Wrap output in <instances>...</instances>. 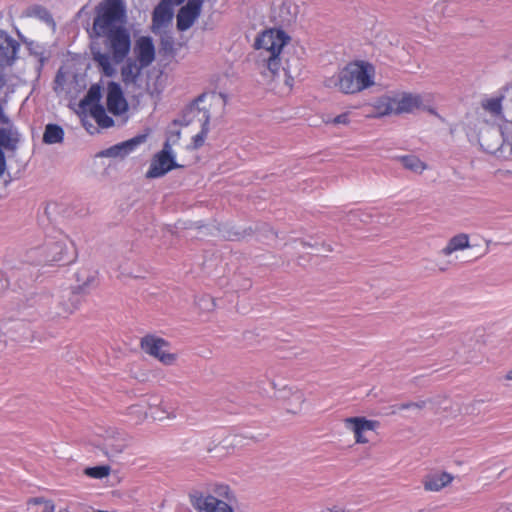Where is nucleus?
<instances>
[{"label": "nucleus", "mask_w": 512, "mask_h": 512, "mask_svg": "<svg viewBox=\"0 0 512 512\" xmlns=\"http://www.w3.org/2000/svg\"><path fill=\"white\" fill-rule=\"evenodd\" d=\"M375 116L381 117L391 114H396L395 101L393 96H386L378 99L375 102Z\"/></svg>", "instance_id": "obj_25"}, {"label": "nucleus", "mask_w": 512, "mask_h": 512, "mask_svg": "<svg viewBox=\"0 0 512 512\" xmlns=\"http://www.w3.org/2000/svg\"><path fill=\"white\" fill-rule=\"evenodd\" d=\"M453 480V476L447 472H435L428 474L423 479V486L426 491L438 492Z\"/></svg>", "instance_id": "obj_19"}, {"label": "nucleus", "mask_w": 512, "mask_h": 512, "mask_svg": "<svg viewBox=\"0 0 512 512\" xmlns=\"http://www.w3.org/2000/svg\"><path fill=\"white\" fill-rule=\"evenodd\" d=\"M106 104L108 111L114 115H121L127 111L128 104L119 84L115 82L108 84Z\"/></svg>", "instance_id": "obj_12"}, {"label": "nucleus", "mask_w": 512, "mask_h": 512, "mask_svg": "<svg viewBox=\"0 0 512 512\" xmlns=\"http://www.w3.org/2000/svg\"><path fill=\"white\" fill-rule=\"evenodd\" d=\"M470 247L469 236L465 233H460L453 236L447 245L441 249L440 254L449 256L456 251H461Z\"/></svg>", "instance_id": "obj_22"}, {"label": "nucleus", "mask_w": 512, "mask_h": 512, "mask_svg": "<svg viewBox=\"0 0 512 512\" xmlns=\"http://www.w3.org/2000/svg\"><path fill=\"white\" fill-rule=\"evenodd\" d=\"M441 402L444 404L443 410H446L449 407L450 402L447 399H443Z\"/></svg>", "instance_id": "obj_42"}, {"label": "nucleus", "mask_w": 512, "mask_h": 512, "mask_svg": "<svg viewBox=\"0 0 512 512\" xmlns=\"http://www.w3.org/2000/svg\"><path fill=\"white\" fill-rule=\"evenodd\" d=\"M111 468L108 465L88 467L84 470L85 475L94 479H102L110 474Z\"/></svg>", "instance_id": "obj_32"}, {"label": "nucleus", "mask_w": 512, "mask_h": 512, "mask_svg": "<svg viewBox=\"0 0 512 512\" xmlns=\"http://www.w3.org/2000/svg\"><path fill=\"white\" fill-rule=\"evenodd\" d=\"M213 494H204L195 490L189 494L190 504L197 512H234L229 502L235 500V495L229 486L217 484Z\"/></svg>", "instance_id": "obj_4"}, {"label": "nucleus", "mask_w": 512, "mask_h": 512, "mask_svg": "<svg viewBox=\"0 0 512 512\" xmlns=\"http://www.w3.org/2000/svg\"><path fill=\"white\" fill-rule=\"evenodd\" d=\"M505 379L512 381V368L506 373Z\"/></svg>", "instance_id": "obj_41"}, {"label": "nucleus", "mask_w": 512, "mask_h": 512, "mask_svg": "<svg viewBox=\"0 0 512 512\" xmlns=\"http://www.w3.org/2000/svg\"><path fill=\"white\" fill-rule=\"evenodd\" d=\"M125 448L126 443L123 438L106 439L104 442L105 454L110 458L119 455Z\"/></svg>", "instance_id": "obj_29"}, {"label": "nucleus", "mask_w": 512, "mask_h": 512, "mask_svg": "<svg viewBox=\"0 0 512 512\" xmlns=\"http://www.w3.org/2000/svg\"><path fill=\"white\" fill-rule=\"evenodd\" d=\"M28 505H38L43 504V512H54L55 505L50 500H45L43 498H30L27 502Z\"/></svg>", "instance_id": "obj_35"}, {"label": "nucleus", "mask_w": 512, "mask_h": 512, "mask_svg": "<svg viewBox=\"0 0 512 512\" xmlns=\"http://www.w3.org/2000/svg\"><path fill=\"white\" fill-rule=\"evenodd\" d=\"M504 99V95H498L491 98H487L482 101V107L485 111L490 113L494 117L502 118V101Z\"/></svg>", "instance_id": "obj_26"}, {"label": "nucleus", "mask_w": 512, "mask_h": 512, "mask_svg": "<svg viewBox=\"0 0 512 512\" xmlns=\"http://www.w3.org/2000/svg\"><path fill=\"white\" fill-rule=\"evenodd\" d=\"M101 99V88L99 85H92L85 97L79 102V110L77 111L78 114L83 116L82 122L83 125L86 127V130L89 133H93V131L90 130V128H94L92 125L87 126L86 116L87 112L90 108L94 107V105H101L100 104Z\"/></svg>", "instance_id": "obj_16"}, {"label": "nucleus", "mask_w": 512, "mask_h": 512, "mask_svg": "<svg viewBox=\"0 0 512 512\" xmlns=\"http://www.w3.org/2000/svg\"><path fill=\"white\" fill-rule=\"evenodd\" d=\"M145 136H137L130 140L116 144L101 152L104 157L124 158L133 152L136 147L145 141Z\"/></svg>", "instance_id": "obj_17"}, {"label": "nucleus", "mask_w": 512, "mask_h": 512, "mask_svg": "<svg viewBox=\"0 0 512 512\" xmlns=\"http://www.w3.org/2000/svg\"><path fill=\"white\" fill-rule=\"evenodd\" d=\"M0 124L1 126H14L9 117L5 114L3 108L0 106Z\"/></svg>", "instance_id": "obj_38"}, {"label": "nucleus", "mask_w": 512, "mask_h": 512, "mask_svg": "<svg viewBox=\"0 0 512 512\" xmlns=\"http://www.w3.org/2000/svg\"><path fill=\"white\" fill-rule=\"evenodd\" d=\"M398 160L404 168L417 174H421L427 169V165L415 155L400 156Z\"/></svg>", "instance_id": "obj_27"}, {"label": "nucleus", "mask_w": 512, "mask_h": 512, "mask_svg": "<svg viewBox=\"0 0 512 512\" xmlns=\"http://www.w3.org/2000/svg\"><path fill=\"white\" fill-rule=\"evenodd\" d=\"M305 402L304 393L297 390L292 393L291 398L288 402V411L296 414L302 410V405Z\"/></svg>", "instance_id": "obj_31"}, {"label": "nucleus", "mask_w": 512, "mask_h": 512, "mask_svg": "<svg viewBox=\"0 0 512 512\" xmlns=\"http://www.w3.org/2000/svg\"><path fill=\"white\" fill-rule=\"evenodd\" d=\"M375 67L366 61L347 64L338 73L328 77L324 84L344 94H355L375 84Z\"/></svg>", "instance_id": "obj_3"}, {"label": "nucleus", "mask_w": 512, "mask_h": 512, "mask_svg": "<svg viewBox=\"0 0 512 512\" xmlns=\"http://www.w3.org/2000/svg\"><path fill=\"white\" fill-rule=\"evenodd\" d=\"M333 123L335 124H347L348 123V115L341 114L334 118Z\"/></svg>", "instance_id": "obj_39"}, {"label": "nucleus", "mask_w": 512, "mask_h": 512, "mask_svg": "<svg viewBox=\"0 0 512 512\" xmlns=\"http://www.w3.org/2000/svg\"><path fill=\"white\" fill-rule=\"evenodd\" d=\"M435 405H436V403L431 400L419 401V402H411V403L401 404L399 406V409H411V408L422 409L426 406H429L431 409H435L436 413L440 414V407L436 408Z\"/></svg>", "instance_id": "obj_33"}, {"label": "nucleus", "mask_w": 512, "mask_h": 512, "mask_svg": "<svg viewBox=\"0 0 512 512\" xmlns=\"http://www.w3.org/2000/svg\"><path fill=\"white\" fill-rule=\"evenodd\" d=\"M177 167L171 149L168 143L165 144L163 150L155 155L146 176L148 178H158Z\"/></svg>", "instance_id": "obj_9"}, {"label": "nucleus", "mask_w": 512, "mask_h": 512, "mask_svg": "<svg viewBox=\"0 0 512 512\" xmlns=\"http://www.w3.org/2000/svg\"><path fill=\"white\" fill-rule=\"evenodd\" d=\"M42 253L47 263L70 262L74 259V245L67 235L60 233L46 239Z\"/></svg>", "instance_id": "obj_6"}, {"label": "nucleus", "mask_w": 512, "mask_h": 512, "mask_svg": "<svg viewBox=\"0 0 512 512\" xmlns=\"http://www.w3.org/2000/svg\"><path fill=\"white\" fill-rule=\"evenodd\" d=\"M19 47V43L13 37L0 31V68L14 62Z\"/></svg>", "instance_id": "obj_15"}, {"label": "nucleus", "mask_w": 512, "mask_h": 512, "mask_svg": "<svg viewBox=\"0 0 512 512\" xmlns=\"http://www.w3.org/2000/svg\"><path fill=\"white\" fill-rule=\"evenodd\" d=\"M101 128H109L114 125V121L109 117L102 105H94L87 112Z\"/></svg>", "instance_id": "obj_24"}, {"label": "nucleus", "mask_w": 512, "mask_h": 512, "mask_svg": "<svg viewBox=\"0 0 512 512\" xmlns=\"http://www.w3.org/2000/svg\"><path fill=\"white\" fill-rule=\"evenodd\" d=\"M143 68H145V66H142V64H140L139 62L134 60H128L121 69L122 81L126 85L135 84L139 76L141 75V71Z\"/></svg>", "instance_id": "obj_23"}, {"label": "nucleus", "mask_w": 512, "mask_h": 512, "mask_svg": "<svg viewBox=\"0 0 512 512\" xmlns=\"http://www.w3.org/2000/svg\"><path fill=\"white\" fill-rule=\"evenodd\" d=\"M197 306L201 311L209 312L214 309L215 300L209 295H204L197 300Z\"/></svg>", "instance_id": "obj_34"}, {"label": "nucleus", "mask_w": 512, "mask_h": 512, "mask_svg": "<svg viewBox=\"0 0 512 512\" xmlns=\"http://www.w3.org/2000/svg\"><path fill=\"white\" fill-rule=\"evenodd\" d=\"M128 414L136 421L140 422L150 415L149 401L143 400L128 408Z\"/></svg>", "instance_id": "obj_30"}, {"label": "nucleus", "mask_w": 512, "mask_h": 512, "mask_svg": "<svg viewBox=\"0 0 512 512\" xmlns=\"http://www.w3.org/2000/svg\"><path fill=\"white\" fill-rule=\"evenodd\" d=\"M205 99V95H200L194 102H192L186 109L190 115L197 117L198 121L201 122V131L194 136V144L199 147L203 144L205 137L209 132V120L210 116L206 108H201L200 103Z\"/></svg>", "instance_id": "obj_11"}, {"label": "nucleus", "mask_w": 512, "mask_h": 512, "mask_svg": "<svg viewBox=\"0 0 512 512\" xmlns=\"http://www.w3.org/2000/svg\"><path fill=\"white\" fill-rule=\"evenodd\" d=\"M134 54L137 62L142 66H149L155 59V48L151 38L140 37L136 41Z\"/></svg>", "instance_id": "obj_18"}, {"label": "nucleus", "mask_w": 512, "mask_h": 512, "mask_svg": "<svg viewBox=\"0 0 512 512\" xmlns=\"http://www.w3.org/2000/svg\"><path fill=\"white\" fill-rule=\"evenodd\" d=\"M174 6L175 5L165 0H161L154 8L152 15V31L154 33H160L164 28L169 26L174 15Z\"/></svg>", "instance_id": "obj_13"}, {"label": "nucleus", "mask_w": 512, "mask_h": 512, "mask_svg": "<svg viewBox=\"0 0 512 512\" xmlns=\"http://www.w3.org/2000/svg\"><path fill=\"white\" fill-rule=\"evenodd\" d=\"M203 2V0H188L179 9L176 15V26L179 31H187L194 25L201 14Z\"/></svg>", "instance_id": "obj_8"}, {"label": "nucleus", "mask_w": 512, "mask_h": 512, "mask_svg": "<svg viewBox=\"0 0 512 512\" xmlns=\"http://www.w3.org/2000/svg\"><path fill=\"white\" fill-rule=\"evenodd\" d=\"M28 49H29V51H32V52L36 53L37 55L38 54L42 55L43 51H45L44 47L36 42H29Z\"/></svg>", "instance_id": "obj_37"}, {"label": "nucleus", "mask_w": 512, "mask_h": 512, "mask_svg": "<svg viewBox=\"0 0 512 512\" xmlns=\"http://www.w3.org/2000/svg\"><path fill=\"white\" fill-rule=\"evenodd\" d=\"M127 8L124 0H103L95 8L93 31L104 38V45L112 53L93 52V59L107 77L116 74V66L128 55L131 39L126 29Z\"/></svg>", "instance_id": "obj_1"}, {"label": "nucleus", "mask_w": 512, "mask_h": 512, "mask_svg": "<svg viewBox=\"0 0 512 512\" xmlns=\"http://www.w3.org/2000/svg\"><path fill=\"white\" fill-rule=\"evenodd\" d=\"M20 141V133L15 126L0 127V148L14 151Z\"/></svg>", "instance_id": "obj_20"}, {"label": "nucleus", "mask_w": 512, "mask_h": 512, "mask_svg": "<svg viewBox=\"0 0 512 512\" xmlns=\"http://www.w3.org/2000/svg\"><path fill=\"white\" fill-rule=\"evenodd\" d=\"M5 167H6L5 156H4L2 149L0 148V175L4 172Z\"/></svg>", "instance_id": "obj_40"}, {"label": "nucleus", "mask_w": 512, "mask_h": 512, "mask_svg": "<svg viewBox=\"0 0 512 512\" xmlns=\"http://www.w3.org/2000/svg\"><path fill=\"white\" fill-rule=\"evenodd\" d=\"M141 346L146 353L165 365H172L176 361V355L168 351V343L162 338L146 336L142 339Z\"/></svg>", "instance_id": "obj_7"}, {"label": "nucleus", "mask_w": 512, "mask_h": 512, "mask_svg": "<svg viewBox=\"0 0 512 512\" xmlns=\"http://www.w3.org/2000/svg\"><path fill=\"white\" fill-rule=\"evenodd\" d=\"M64 137L63 129L55 124H48L45 128L43 141L47 144H56L62 142Z\"/></svg>", "instance_id": "obj_28"}, {"label": "nucleus", "mask_w": 512, "mask_h": 512, "mask_svg": "<svg viewBox=\"0 0 512 512\" xmlns=\"http://www.w3.org/2000/svg\"><path fill=\"white\" fill-rule=\"evenodd\" d=\"M396 114L412 113L418 109H424L423 97L414 93H399L393 96Z\"/></svg>", "instance_id": "obj_14"}, {"label": "nucleus", "mask_w": 512, "mask_h": 512, "mask_svg": "<svg viewBox=\"0 0 512 512\" xmlns=\"http://www.w3.org/2000/svg\"><path fill=\"white\" fill-rule=\"evenodd\" d=\"M6 285V282L3 279V276L0 274V290L4 288Z\"/></svg>", "instance_id": "obj_43"}, {"label": "nucleus", "mask_w": 512, "mask_h": 512, "mask_svg": "<svg viewBox=\"0 0 512 512\" xmlns=\"http://www.w3.org/2000/svg\"><path fill=\"white\" fill-rule=\"evenodd\" d=\"M344 426L354 434L356 443L366 444L369 442L366 434L373 432L377 428L378 423L364 417H349L344 419Z\"/></svg>", "instance_id": "obj_10"}, {"label": "nucleus", "mask_w": 512, "mask_h": 512, "mask_svg": "<svg viewBox=\"0 0 512 512\" xmlns=\"http://www.w3.org/2000/svg\"><path fill=\"white\" fill-rule=\"evenodd\" d=\"M288 40L283 31L271 29L263 32L255 42L257 64L262 75L274 83L272 89H278L282 94L291 91L302 70V63L297 58L281 68L279 55Z\"/></svg>", "instance_id": "obj_2"}, {"label": "nucleus", "mask_w": 512, "mask_h": 512, "mask_svg": "<svg viewBox=\"0 0 512 512\" xmlns=\"http://www.w3.org/2000/svg\"><path fill=\"white\" fill-rule=\"evenodd\" d=\"M150 416L154 420H164L166 418H175V410L167 403L154 397L149 401Z\"/></svg>", "instance_id": "obj_21"}, {"label": "nucleus", "mask_w": 512, "mask_h": 512, "mask_svg": "<svg viewBox=\"0 0 512 512\" xmlns=\"http://www.w3.org/2000/svg\"><path fill=\"white\" fill-rule=\"evenodd\" d=\"M36 303L40 316L47 321L65 319L76 309V305L70 297L65 299L64 296L55 299L48 294L41 295L38 297Z\"/></svg>", "instance_id": "obj_5"}, {"label": "nucleus", "mask_w": 512, "mask_h": 512, "mask_svg": "<svg viewBox=\"0 0 512 512\" xmlns=\"http://www.w3.org/2000/svg\"><path fill=\"white\" fill-rule=\"evenodd\" d=\"M14 327L17 328L18 330H23L22 333L18 337H15V340L25 341L30 338L29 332L26 329H24L23 323H20V322L15 323Z\"/></svg>", "instance_id": "obj_36"}]
</instances>
